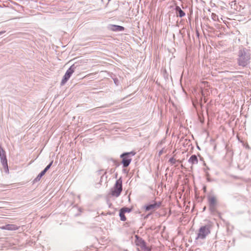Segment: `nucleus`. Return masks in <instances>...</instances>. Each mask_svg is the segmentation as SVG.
I'll return each mask as SVG.
<instances>
[{"instance_id": "nucleus-1", "label": "nucleus", "mask_w": 251, "mask_h": 251, "mask_svg": "<svg viewBox=\"0 0 251 251\" xmlns=\"http://www.w3.org/2000/svg\"><path fill=\"white\" fill-rule=\"evenodd\" d=\"M250 56L249 53L244 50H240L239 52L238 64L240 66L245 67L249 63Z\"/></svg>"}, {"instance_id": "nucleus-2", "label": "nucleus", "mask_w": 251, "mask_h": 251, "mask_svg": "<svg viewBox=\"0 0 251 251\" xmlns=\"http://www.w3.org/2000/svg\"><path fill=\"white\" fill-rule=\"evenodd\" d=\"M210 233V226L208 225L201 226L197 233L196 239H204Z\"/></svg>"}, {"instance_id": "nucleus-3", "label": "nucleus", "mask_w": 251, "mask_h": 251, "mask_svg": "<svg viewBox=\"0 0 251 251\" xmlns=\"http://www.w3.org/2000/svg\"><path fill=\"white\" fill-rule=\"evenodd\" d=\"M135 154V152L134 151H131L125 152L121 155L120 157L122 158V163L124 167H127L129 166L132 160L131 156H134Z\"/></svg>"}, {"instance_id": "nucleus-4", "label": "nucleus", "mask_w": 251, "mask_h": 251, "mask_svg": "<svg viewBox=\"0 0 251 251\" xmlns=\"http://www.w3.org/2000/svg\"><path fill=\"white\" fill-rule=\"evenodd\" d=\"M122 180L121 178L118 179L113 187L111 190V194L112 196L118 197L122 191Z\"/></svg>"}, {"instance_id": "nucleus-5", "label": "nucleus", "mask_w": 251, "mask_h": 251, "mask_svg": "<svg viewBox=\"0 0 251 251\" xmlns=\"http://www.w3.org/2000/svg\"><path fill=\"white\" fill-rule=\"evenodd\" d=\"M76 67L75 65H72L66 71L63 79L61 82V85H64L66 82L69 79L72 75L74 73Z\"/></svg>"}, {"instance_id": "nucleus-6", "label": "nucleus", "mask_w": 251, "mask_h": 251, "mask_svg": "<svg viewBox=\"0 0 251 251\" xmlns=\"http://www.w3.org/2000/svg\"><path fill=\"white\" fill-rule=\"evenodd\" d=\"M135 237V243L137 246L140 247V248L144 251H151L150 248L146 246V243L144 240L138 237L137 235H136Z\"/></svg>"}, {"instance_id": "nucleus-7", "label": "nucleus", "mask_w": 251, "mask_h": 251, "mask_svg": "<svg viewBox=\"0 0 251 251\" xmlns=\"http://www.w3.org/2000/svg\"><path fill=\"white\" fill-rule=\"evenodd\" d=\"M0 158L1 163L3 165L4 169H6L7 171H8L7 160L5 155V152L4 150L0 147Z\"/></svg>"}, {"instance_id": "nucleus-8", "label": "nucleus", "mask_w": 251, "mask_h": 251, "mask_svg": "<svg viewBox=\"0 0 251 251\" xmlns=\"http://www.w3.org/2000/svg\"><path fill=\"white\" fill-rule=\"evenodd\" d=\"M209 209L211 211H215L217 204V200L215 196H209L208 197Z\"/></svg>"}, {"instance_id": "nucleus-9", "label": "nucleus", "mask_w": 251, "mask_h": 251, "mask_svg": "<svg viewBox=\"0 0 251 251\" xmlns=\"http://www.w3.org/2000/svg\"><path fill=\"white\" fill-rule=\"evenodd\" d=\"M161 206L160 202H154L153 203L150 204L145 206L146 211H150L153 212L156 209H158Z\"/></svg>"}, {"instance_id": "nucleus-10", "label": "nucleus", "mask_w": 251, "mask_h": 251, "mask_svg": "<svg viewBox=\"0 0 251 251\" xmlns=\"http://www.w3.org/2000/svg\"><path fill=\"white\" fill-rule=\"evenodd\" d=\"M2 229H6L8 230H15L19 228V227L15 225L8 224L0 227Z\"/></svg>"}, {"instance_id": "nucleus-11", "label": "nucleus", "mask_w": 251, "mask_h": 251, "mask_svg": "<svg viewBox=\"0 0 251 251\" xmlns=\"http://www.w3.org/2000/svg\"><path fill=\"white\" fill-rule=\"evenodd\" d=\"M109 29L113 31H122L124 30V27L115 25H110L109 26Z\"/></svg>"}, {"instance_id": "nucleus-12", "label": "nucleus", "mask_w": 251, "mask_h": 251, "mask_svg": "<svg viewBox=\"0 0 251 251\" xmlns=\"http://www.w3.org/2000/svg\"><path fill=\"white\" fill-rule=\"evenodd\" d=\"M189 163L191 164L192 165L197 164L198 163V159L197 156L196 155H192L188 160Z\"/></svg>"}, {"instance_id": "nucleus-13", "label": "nucleus", "mask_w": 251, "mask_h": 251, "mask_svg": "<svg viewBox=\"0 0 251 251\" xmlns=\"http://www.w3.org/2000/svg\"><path fill=\"white\" fill-rule=\"evenodd\" d=\"M176 11L177 16H178L180 18L183 17L185 15V12L181 10L180 7L178 6H176Z\"/></svg>"}, {"instance_id": "nucleus-14", "label": "nucleus", "mask_w": 251, "mask_h": 251, "mask_svg": "<svg viewBox=\"0 0 251 251\" xmlns=\"http://www.w3.org/2000/svg\"><path fill=\"white\" fill-rule=\"evenodd\" d=\"M45 172L42 171L38 176H37L34 179V182H36L39 181L41 177L45 174Z\"/></svg>"}, {"instance_id": "nucleus-15", "label": "nucleus", "mask_w": 251, "mask_h": 251, "mask_svg": "<svg viewBox=\"0 0 251 251\" xmlns=\"http://www.w3.org/2000/svg\"><path fill=\"white\" fill-rule=\"evenodd\" d=\"M125 213L123 212V211L120 210L119 216L120 217V220L122 221H125L126 220V217L125 215Z\"/></svg>"}, {"instance_id": "nucleus-16", "label": "nucleus", "mask_w": 251, "mask_h": 251, "mask_svg": "<svg viewBox=\"0 0 251 251\" xmlns=\"http://www.w3.org/2000/svg\"><path fill=\"white\" fill-rule=\"evenodd\" d=\"M121 210L123 211V212L124 213H126V212L129 213L131 211V209L127 208V207H124V208H122L121 209Z\"/></svg>"}, {"instance_id": "nucleus-17", "label": "nucleus", "mask_w": 251, "mask_h": 251, "mask_svg": "<svg viewBox=\"0 0 251 251\" xmlns=\"http://www.w3.org/2000/svg\"><path fill=\"white\" fill-rule=\"evenodd\" d=\"M53 163V161H51V162L45 168V169L43 170L44 172L45 173L47 172V171L50 168L51 166L52 165Z\"/></svg>"}, {"instance_id": "nucleus-18", "label": "nucleus", "mask_w": 251, "mask_h": 251, "mask_svg": "<svg viewBox=\"0 0 251 251\" xmlns=\"http://www.w3.org/2000/svg\"><path fill=\"white\" fill-rule=\"evenodd\" d=\"M176 161H177L176 160V159H175L174 157L171 158L169 160V162L172 165L175 164Z\"/></svg>"}, {"instance_id": "nucleus-19", "label": "nucleus", "mask_w": 251, "mask_h": 251, "mask_svg": "<svg viewBox=\"0 0 251 251\" xmlns=\"http://www.w3.org/2000/svg\"><path fill=\"white\" fill-rule=\"evenodd\" d=\"M5 31H1L0 32V35H1L2 33H4Z\"/></svg>"}, {"instance_id": "nucleus-20", "label": "nucleus", "mask_w": 251, "mask_h": 251, "mask_svg": "<svg viewBox=\"0 0 251 251\" xmlns=\"http://www.w3.org/2000/svg\"><path fill=\"white\" fill-rule=\"evenodd\" d=\"M162 153V152L161 151H160L159 152V154H161Z\"/></svg>"}]
</instances>
